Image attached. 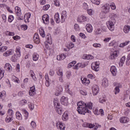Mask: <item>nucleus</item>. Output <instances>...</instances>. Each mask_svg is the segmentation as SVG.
I'll return each mask as SVG.
<instances>
[{"label": "nucleus", "instance_id": "nucleus-1", "mask_svg": "<svg viewBox=\"0 0 130 130\" xmlns=\"http://www.w3.org/2000/svg\"><path fill=\"white\" fill-rule=\"evenodd\" d=\"M78 110L77 111L79 114H85V113H91L90 110L93 109V103L89 102L86 104L85 102L81 101L78 103ZM90 109V110H88Z\"/></svg>", "mask_w": 130, "mask_h": 130}, {"label": "nucleus", "instance_id": "nucleus-2", "mask_svg": "<svg viewBox=\"0 0 130 130\" xmlns=\"http://www.w3.org/2000/svg\"><path fill=\"white\" fill-rule=\"evenodd\" d=\"M109 17L110 19L109 21H108V23H107V27L110 31H114V24L116 22L115 18H117V15H116L115 14L112 13L110 14Z\"/></svg>", "mask_w": 130, "mask_h": 130}, {"label": "nucleus", "instance_id": "nucleus-3", "mask_svg": "<svg viewBox=\"0 0 130 130\" xmlns=\"http://www.w3.org/2000/svg\"><path fill=\"white\" fill-rule=\"evenodd\" d=\"M67 18V11H64L62 12L61 18H59V14L58 13H55L54 15V19L56 23L59 24V22L63 23L64 22L66 18Z\"/></svg>", "mask_w": 130, "mask_h": 130}, {"label": "nucleus", "instance_id": "nucleus-4", "mask_svg": "<svg viewBox=\"0 0 130 130\" xmlns=\"http://www.w3.org/2000/svg\"><path fill=\"white\" fill-rule=\"evenodd\" d=\"M92 94L94 96L97 95L99 93V86L98 85L94 84L92 86Z\"/></svg>", "mask_w": 130, "mask_h": 130}, {"label": "nucleus", "instance_id": "nucleus-5", "mask_svg": "<svg viewBox=\"0 0 130 130\" xmlns=\"http://www.w3.org/2000/svg\"><path fill=\"white\" fill-rule=\"evenodd\" d=\"M91 67L92 70L95 71V72H98L99 71V62L96 61L92 63Z\"/></svg>", "mask_w": 130, "mask_h": 130}, {"label": "nucleus", "instance_id": "nucleus-6", "mask_svg": "<svg viewBox=\"0 0 130 130\" xmlns=\"http://www.w3.org/2000/svg\"><path fill=\"white\" fill-rule=\"evenodd\" d=\"M56 125L57 128H59V129L60 130H64V129L66 128V125L62 123V122H59V121H56Z\"/></svg>", "mask_w": 130, "mask_h": 130}, {"label": "nucleus", "instance_id": "nucleus-7", "mask_svg": "<svg viewBox=\"0 0 130 130\" xmlns=\"http://www.w3.org/2000/svg\"><path fill=\"white\" fill-rule=\"evenodd\" d=\"M109 9H110L109 4H105L102 7V12L104 13V14H107V13H109Z\"/></svg>", "mask_w": 130, "mask_h": 130}, {"label": "nucleus", "instance_id": "nucleus-8", "mask_svg": "<svg viewBox=\"0 0 130 130\" xmlns=\"http://www.w3.org/2000/svg\"><path fill=\"white\" fill-rule=\"evenodd\" d=\"M57 75L59 76V81L60 82H63V79H62V77H63V74L62 73V70L59 69L57 71Z\"/></svg>", "mask_w": 130, "mask_h": 130}, {"label": "nucleus", "instance_id": "nucleus-9", "mask_svg": "<svg viewBox=\"0 0 130 130\" xmlns=\"http://www.w3.org/2000/svg\"><path fill=\"white\" fill-rule=\"evenodd\" d=\"M42 20L44 24H48L49 23V16L47 14L44 15L42 16Z\"/></svg>", "mask_w": 130, "mask_h": 130}, {"label": "nucleus", "instance_id": "nucleus-10", "mask_svg": "<svg viewBox=\"0 0 130 130\" xmlns=\"http://www.w3.org/2000/svg\"><path fill=\"white\" fill-rule=\"evenodd\" d=\"M61 103L62 105L67 106L69 103L68 98L63 96L60 99Z\"/></svg>", "mask_w": 130, "mask_h": 130}, {"label": "nucleus", "instance_id": "nucleus-11", "mask_svg": "<svg viewBox=\"0 0 130 130\" xmlns=\"http://www.w3.org/2000/svg\"><path fill=\"white\" fill-rule=\"evenodd\" d=\"M117 54H118V51H114L110 54L109 57L110 59H115V58L118 56Z\"/></svg>", "mask_w": 130, "mask_h": 130}, {"label": "nucleus", "instance_id": "nucleus-12", "mask_svg": "<svg viewBox=\"0 0 130 130\" xmlns=\"http://www.w3.org/2000/svg\"><path fill=\"white\" fill-rule=\"evenodd\" d=\"M62 91H63L62 87H61L60 86H59L57 88V89L55 92V95L56 96H59V95H61V92H62Z\"/></svg>", "mask_w": 130, "mask_h": 130}, {"label": "nucleus", "instance_id": "nucleus-13", "mask_svg": "<svg viewBox=\"0 0 130 130\" xmlns=\"http://www.w3.org/2000/svg\"><path fill=\"white\" fill-rule=\"evenodd\" d=\"M111 72L113 76H116V73H117V69L115 66H112L110 68Z\"/></svg>", "mask_w": 130, "mask_h": 130}, {"label": "nucleus", "instance_id": "nucleus-14", "mask_svg": "<svg viewBox=\"0 0 130 130\" xmlns=\"http://www.w3.org/2000/svg\"><path fill=\"white\" fill-rule=\"evenodd\" d=\"M4 69L5 70H6V71H8V72H12V71H13V68H12V66L11 65V64L9 63H7L5 64L4 67Z\"/></svg>", "mask_w": 130, "mask_h": 130}, {"label": "nucleus", "instance_id": "nucleus-15", "mask_svg": "<svg viewBox=\"0 0 130 130\" xmlns=\"http://www.w3.org/2000/svg\"><path fill=\"white\" fill-rule=\"evenodd\" d=\"M78 22H79L80 23H82L83 22H85V21H87V17L86 16H84L83 15L79 16L77 18Z\"/></svg>", "mask_w": 130, "mask_h": 130}, {"label": "nucleus", "instance_id": "nucleus-16", "mask_svg": "<svg viewBox=\"0 0 130 130\" xmlns=\"http://www.w3.org/2000/svg\"><path fill=\"white\" fill-rule=\"evenodd\" d=\"M56 112L58 114H59V115H61L63 112V110H62V108H60V106H58L56 107Z\"/></svg>", "mask_w": 130, "mask_h": 130}, {"label": "nucleus", "instance_id": "nucleus-17", "mask_svg": "<svg viewBox=\"0 0 130 130\" xmlns=\"http://www.w3.org/2000/svg\"><path fill=\"white\" fill-rule=\"evenodd\" d=\"M36 90L35 89V86H32L30 87L29 92L30 96H34V95H35V94H36Z\"/></svg>", "mask_w": 130, "mask_h": 130}, {"label": "nucleus", "instance_id": "nucleus-18", "mask_svg": "<svg viewBox=\"0 0 130 130\" xmlns=\"http://www.w3.org/2000/svg\"><path fill=\"white\" fill-rule=\"evenodd\" d=\"M123 31L125 34H127L130 31V26L128 25H126L123 28Z\"/></svg>", "mask_w": 130, "mask_h": 130}, {"label": "nucleus", "instance_id": "nucleus-19", "mask_svg": "<svg viewBox=\"0 0 130 130\" xmlns=\"http://www.w3.org/2000/svg\"><path fill=\"white\" fill-rule=\"evenodd\" d=\"M15 10L17 16H18V17H20L21 15H22V13H21V8H19L18 6H16L15 8Z\"/></svg>", "mask_w": 130, "mask_h": 130}, {"label": "nucleus", "instance_id": "nucleus-20", "mask_svg": "<svg viewBox=\"0 0 130 130\" xmlns=\"http://www.w3.org/2000/svg\"><path fill=\"white\" fill-rule=\"evenodd\" d=\"M86 29L89 33H91V32L93 31V27H92V25L90 24H86Z\"/></svg>", "mask_w": 130, "mask_h": 130}, {"label": "nucleus", "instance_id": "nucleus-21", "mask_svg": "<svg viewBox=\"0 0 130 130\" xmlns=\"http://www.w3.org/2000/svg\"><path fill=\"white\" fill-rule=\"evenodd\" d=\"M45 79H46L45 85L46 87H49V86H50V82H49V77L48 76V74H46Z\"/></svg>", "mask_w": 130, "mask_h": 130}, {"label": "nucleus", "instance_id": "nucleus-22", "mask_svg": "<svg viewBox=\"0 0 130 130\" xmlns=\"http://www.w3.org/2000/svg\"><path fill=\"white\" fill-rule=\"evenodd\" d=\"M102 86L106 87L108 86V80L106 78H104L102 82Z\"/></svg>", "mask_w": 130, "mask_h": 130}, {"label": "nucleus", "instance_id": "nucleus-23", "mask_svg": "<svg viewBox=\"0 0 130 130\" xmlns=\"http://www.w3.org/2000/svg\"><path fill=\"white\" fill-rule=\"evenodd\" d=\"M86 67V64L84 63H78L75 66L74 69L75 70H78L79 68H85Z\"/></svg>", "mask_w": 130, "mask_h": 130}, {"label": "nucleus", "instance_id": "nucleus-24", "mask_svg": "<svg viewBox=\"0 0 130 130\" xmlns=\"http://www.w3.org/2000/svg\"><path fill=\"white\" fill-rule=\"evenodd\" d=\"M128 122V118L126 117H122L120 118V122L121 123H126Z\"/></svg>", "mask_w": 130, "mask_h": 130}, {"label": "nucleus", "instance_id": "nucleus-25", "mask_svg": "<svg viewBox=\"0 0 130 130\" xmlns=\"http://www.w3.org/2000/svg\"><path fill=\"white\" fill-rule=\"evenodd\" d=\"M34 41L36 44H39L40 41H39V37H38V35L35 34L34 35Z\"/></svg>", "mask_w": 130, "mask_h": 130}, {"label": "nucleus", "instance_id": "nucleus-26", "mask_svg": "<svg viewBox=\"0 0 130 130\" xmlns=\"http://www.w3.org/2000/svg\"><path fill=\"white\" fill-rule=\"evenodd\" d=\"M39 30L40 36L43 37V38H44V37H45V31H44L43 28L41 27Z\"/></svg>", "mask_w": 130, "mask_h": 130}, {"label": "nucleus", "instance_id": "nucleus-27", "mask_svg": "<svg viewBox=\"0 0 130 130\" xmlns=\"http://www.w3.org/2000/svg\"><path fill=\"white\" fill-rule=\"evenodd\" d=\"M67 55L64 54H61L57 56V60H62V59H64L66 58Z\"/></svg>", "mask_w": 130, "mask_h": 130}, {"label": "nucleus", "instance_id": "nucleus-28", "mask_svg": "<svg viewBox=\"0 0 130 130\" xmlns=\"http://www.w3.org/2000/svg\"><path fill=\"white\" fill-rule=\"evenodd\" d=\"M12 54H13V52L12 51V50L7 51L3 53L4 56H9V55H12Z\"/></svg>", "mask_w": 130, "mask_h": 130}, {"label": "nucleus", "instance_id": "nucleus-29", "mask_svg": "<svg viewBox=\"0 0 130 130\" xmlns=\"http://www.w3.org/2000/svg\"><path fill=\"white\" fill-rule=\"evenodd\" d=\"M69 119V115L68 113L64 112L62 116V119L64 120V121H67V120Z\"/></svg>", "mask_w": 130, "mask_h": 130}, {"label": "nucleus", "instance_id": "nucleus-30", "mask_svg": "<svg viewBox=\"0 0 130 130\" xmlns=\"http://www.w3.org/2000/svg\"><path fill=\"white\" fill-rule=\"evenodd\" d=\"M125 61V56H123L121 57L120 60L119 66L122 67L123 66V63H124Z\"/></svg>", "mask_w": 130, "mask_h": 130}, {"label": "nucleus", "instance_id": "nucleus-31", "mask_svg": "<svg viewBox=\"0 0 130 130\" xmlns=\"http://www.w3.org/2000/svg\"><path fill=\"white\" fill-rule=\"evenodd\" d=\"M16 52L17 56L20 57L21 56V49L20 47H17L16 49Z\"/></svg>", "mask_w": 130, "mask_h": 130}, {"label": "nucleus", "instance_id": "nucleus-32", "mask_svg": "<svg viewBox=\"0 0 130 130\" xmlns=\"http://www.w3.org/2000/svg\"><path fill=\"white\" fill-rule=\"evenodd\" d=\"M13 118V116L10 115L9 116L8 115L7 116V117L5 119V120L6 121V122H11V121H12V119Z\"/></svg>", "mask_w": 130, "mask_h": 130}, {"label": "nucleus", "instance_id": "nucleus-33", "mask_svg": "<svg viewBox=\"0 0 130 130\" xmlns=\"http://www.w3.org/2000/svg\"><path fill=\"white\" fill-rule=\"evenodd\" d=\"M28 107L30 110H33L34 109V104L31 102L28 103Z\"/></svg>", "mask_w": 130, "mask_h": 130}, {"label": "nucleus", "instance_id": "nucleus-34", "mask_svg": "<svg viewBox=\"0 0 130 130\" xmlns=\"http://www.w3.org/2000/svg\"><path fill=\"white\" fill-rule=\"evenodd\" d=\"M53 103L55 107H56V106H60L59 103H58V100H57V99H54Z\"/></svg>", "mask_w": 130, "mask_h": 130}, {"label": "nucleus", "instance_id": "nucleus-35", "mask_svg": "<svg viewBox=\"0 0 130 130\" xmlns=\"http://www.w3.org/2000/svg\"><path fill=\"white\" fill-rule=\"evenodd\" d=\"M16 116L17 119H22V115L19 112V111L16 112Z\"/></svg>", "mask_w": 130, "mask_h": 130}, {"label": "nucleus", "instance_id": "nucleus-36", "mask_svg": "<svg viewBox=\"0 0 130 130\" xmlns=\"http://www.w3.org/2000/svg\"><path fill=\"white\" fill-rule=\"evenodd\" d=\"M92 4L99 6L100 5V0H90Z\"/></svg>", "mask_w": 130, "mask_h": 130}, {"label": "nucleus", "instance_id": "nucleus-37", "mask_svg": "<svg viewBox=\"0 0 130 130\" xmlns=\"http://www.w3.org/2000/svg\"><path fill=\"white\" fill-rule=\"evenodd\" d=\"M38 58H39V55H37V54H34L32 55V59L35 61L38 60Z\"/></svg>", "mask_w": 130, "mask_h": 130}, {"label": "nucleus", "instance_id": "nucleus-38", "mask_svg": "<svg viewBox=\"0 0 130 130\" xmlns=\"http://www.w3.org/2000/svg\"><path fill=\"white\" fill-rule=\"evenodd\" d=\"M84 58L85 59H93L94 58V56L91 55H85Z\"/></svg>", "mask_w": 130, "mask_h": 130}, {"label": "nucleus", "instance_id": "nucleus-39", "mask_svg": "<svg viewBox=\"0 0 130 130\" xmlns=\"http://www.w3.org/2000/svg\"><path fill=\"white\" fill-rule=\"evenodd\" d=\"M128 43H129V41H127L124 43H121L120 44V47H124V46H125L126 45H127Z\"/></svg>", "mask_w": 130, "mask_h": 130}, {"label": "nucleus", "instance_id": "nucleus-40", "mask_svg": "<svg viewBox=\"0 0 130 130\" xmlns=\"http://www.w3.org/2000/svg\"><path fill=\"white\" fill-rule=\"evenodd\" d=\"M5 34L8 36H14V35H15V33H14V32H11L9 31H7L5 32Z\"/></svg>", "mask_w": 130, "mask_h": 130}, {"label": "nucleus", "instance_id": "nucleus-41", "mask_svg": "<svg viewBox=\"0 0 130 130\" xmlns=\"http://www.w3.org/2000/svg\"><path fill=\"white\" fill-rule=\"evenodd\" d=\"M17 59H18V57L16 56V54H14L12 58H11V60L13 62H16L17 61Z\"/></svg>", "mask_w": 130, "mask_h": 130}, {"label": "nucleus", "instance_id": "nucleus-42", "mask_svg": "<svg viewBox=\"0 0 130 130\" xmlns=\"http://www.w3.org/2000/svg\"><path fill=\"white\" fill-rule=\"evenodd\" d=\"M13 20H14V16L10 15L8 17V22H9V23H12V22H13Z\"/></svg>", "mask_w": 130, "mask_h": 130}, {"label": "nucleus", "instance_id": "nucleus-43", "mask_svg": "<svg viewBox=\"0 0 130 130\" xmlns=\"http://www.w3.org/2000/svg\"><path fill=\"white\" fill-rule=\"evenodd\" d=\"M101 32H102V30H101V29H100V28H98L95 31V35H99V34H101Z\"/></svg>", "mask_w": 130, "mask_h": 130}, {"label": "nucleus", "instance_id": "nucleus-44", "mask_svg": "<svg viewBox=\"0 0 130 130\" xmlns=\"http://www.w3.org/2000/svg\"><path fill=\"white\" fill-rule=\"evenodd\" d=\"M8 49V47L6 46L0 47V51L1 52H4V51H6Z\"/></svg>", "mask_w": 130, "mask_h": 130}, {"label": "nucleus", "instance_id": "nucleus-45", "mask_svg": "<svg viewBox=\"0 0 130 130\" xmlns=\"http://www.w3.org/2000/svg\"><path fill=\"white\" fill-rule=\"evenodd\" d=\"M93 46L95 48H98V47L100 48V47H101V44L98 43H94L93 44Z\"/></svg>", "mask_w": 130, "mask_h": 130}, {"label": "nucleus", "instance_id": "nucleus-46", "mask_svg": "<svg viewBox=\"0 0 130 130\" xmlns=\"http://www.w3.org/2000/svg\"><path fill=\"white\" fill-rule=\"evenodd\" d=\"M50 7V6L49 5H45L43 7V10H44V11H47V10L49 9Z\"/></svg>", "mask_w": 130, "mask_h": 130}, {"label": "nucleus", "instance_id": "nucleus-47", "mask_svg": "<svg viewBox=\"0 0 130 130\" xmlns=\"http://www.w3.org/2000/svg\"><path fill=\"white\" fill-rule=\"evenodd\" d=\"M22 111L24 114V116H25V117L27 118L29 115V113H28L26 110H22Z\"/></svg>", "mask_w": 130, "mask_h": 130}, {"label": "nucleus", "instance_id": "nucleus-48", "mask_svg": "<svg viewBox=\"0 0 130 130\" xmlns=\"http://www.w3.org/2000/svg\"><path fill=\"white\" fill-rule=\"evenodd\" d=\"M82 8L84 10H88V4H87V3H83L82 5Z\"/></svg>", "mask_w": 130, "mask_h": 130}, {"label": "nucleus", "instance_id": "nucleus-49", "mask_svg": "<svg viewBox=\"0 0 130 130\" xmlns=\"http://www.w3.org/2000/svg\"><path fill=\"white\" fill-rule=\"evenodd\" d=\"M110 7H111L112 10H115V9H116V6H115V4L113 3H112L110 5Z\"/></svg>", "mask_w": 130, "mask_h": 130}, {"label": "nucleus", "instance_id": "nucleus-50", "mask_svg": "<svg viewBox=\"0 0 130 130\" xmlns=\"http://www.w3.org/2000/svg\"><path fill=\"white\" fill-rule=\"evenodd\" d=\"M99 102L100 103H105V102H106V100L104 99V98H100Z\"/></svg>", "mask_w": 130, "mask_h": 130}, {"label": "nucleus", "instance_id": "nucleus-51", "mask_svg": "<svg viewBox=\"0 0 130 130\" xmlns=\"http://www.w3.org/2000/svg\"><path fill=\"white\" fill-rule=\"evenodd\" d=\"M67 77L68 79H70L71 77H72V73H71V71H68L67 73Z\"/></svg>", "mask_w": 130, "mask_h": 130}, {"label": "nucleus", "instance_id": "nucleus-52", "mask_svg": "<svg viewBox=\"0 0 130 130\" xmlns=\"http://www.w3.org/2000/svg\"><path fill=\"white\" fill-rule=\"evenodd\" d=\"M20 103L22 106L25 105V104H27V101L26 100H22L21 101Z\"/></svg>", "mask_w": 130, "mask_h": 130}, {"label": "nucleus", "instance_id": "nucleus-53", "mask_svg": "<svg viewBox=\"0 0 130 130\" xmlns=\"http://www.w3.org/2000/svg\"><path fill=\"white\" fill-rule=\"evenodd\" d=\"M80 94H81V95H83V96H86V95H87V91H85V90H80Z\"/></svg>", "mask_w": 130, "mask_h": 130}, {"label": "nucleus", "instance_id": "nucleus-54", "mask_svg": "<svg viewBox=\"0 0 130 130\" xmlns=\"http://www.w3.org/2000/svg\"><path fill=\"white\" fill-rule=\"evenodd\" d=\"M120 91V90L119 89V88L118 87H116L115 88V94L116 95V94H118Z\"/></svg>", "mask_w": 130, "mask_h": 130}, {"label": "nucleus", "instance_id": "nucleus-55", "mask_svg": "<svg viewBox=\"0 0 130 130\" xmlns=\"http://www.w3.org/2000/svg\"><path fill=\"white\" fill-rule=\"evenodd\" d=\"M8 113L9 114V116H13V114H14V111L12 109H9L8 110Z\"/></svg>", "mask_w": 130, "mask_h": 130}, {"label": "nucleus", "instance_id": "nucleus-56", "mask_svg": "<svg viewBox=\"0 0 130 130\" xmlns=\"http://www.w3.org/2000/svg\"><path fill=\"white\" fill-rule=\"evenodd\" d=\"M2 16L3 20L4 21L5 23H6V22H7V16L5 14H3Z\"/></svg>", "mask_w": 130, "mask_h": 130}, {"label": "nucleus", "instance_id": "nucleus-57", "mask_svg": "<svg viewBox=\"0 0 130 130\" xmlns=\"http://www.w3.org/2000/svg\"><path fill=\"white\" fill-rule=\"evenodd\" d=\"M21 38V37H20V36H15L13 37V39H14V40H18L19 39H20Z\"/></svg>", "mask_w": 130, "mask_h": 130}, {"label": "nucleus", "instance_id": "nucleus-58", "mask_svg": "<svg viewBox=\"0 0 130 130\" xmlns=\"http://www.w3.org/2000/svg\"><path fill=\"white\" fill-rule=\"evenodd\" d=\"M4 78V72L3 71L1 70L0 71V80H2Z\"/></svg>", "mask_w": 130, "mask_h": 130}, {"label": "nucleus", "instance_id": "nucleus-59", "mask_svg": "<svg viewBox=\"0 0 130 130\" xmlns=\"http://www.w3.org/2000/svg\"><path fill=\"white\" fill-rule=\"evenodd\" d=\"M74 28H75V30H76V31H79V25L75 24L74 25Z\"/></svg>", "mask_w": 130, "mask_h": 130}, {"label": "nucleus", "instance_id": "nucleus-60", "mask_svg": "<svg viewBox=\"0 0 130 130\" xmlns=\"http://www.w3.org/2000/svg\"><path fill=\"white\" fill-rule=\"evenodd\" d=\"M94 126L95 125H94V124L88 123V127H89V128H93V127H94Z\"/></svg>", "mask_w": 130, "mask_h": 130}, {"label": "nucleus", "instance_id": "nucleus-61", "mask_svg": "<svg viewBox=\"0 0 130 130\" xmlns=\"http://www.w3.org/2000/svg\"><path fill=\"white\" fill-rule=\"evenodd\" d=\"M87 13L88 15L91 16L93 13V10L92 9L87 10Z\"/></svg>", "mask_w": 130, "mask_h": 130}, {"label": "nucleus", "instance_id": "nucleus-62", "mask_svg": "<svg viewBox=\"0 0 130 130\" xmlns=\"http://www.w3.org/2000/svg\"><path fill=\"white\" fill-rule=\"evenodd\" d=\"M74 46H75V44H74V43H70L69 44V48H74Z\"/></svg>", "mask_w": 130, "mask_h": 130}, {"label": "nucleus", "instance_id": "nucleus-63", "mask_svg": "<svg viewBox=\"0 0 130 130\" xmlns=\"http://www.w3.org/2000/svg\"><path fill=\"white\" fill-rule=\"evenodd\" d=\"M93 113H94L95 115H98L99 112H98V110L95 109L93 110Z\"/></svg>", "mask_w": 130, "mask_h": 130}, {"label": "nucleus", "instance_id": "nucleus-64", "mask_svg": "<svg viewBox=\"0 0 130 130\" xmlns=\"http://www.w3.org/2000/svg\"><path fill=\"white\" fill-rule=\"evenodd\" d=\"M89 125V123L85 122L82 124L83 127H88Z\"/></svg>", "mask_w": 130, "mask_h": 130}]
</instances>
